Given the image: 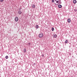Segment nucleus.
<instances>
[{"label": "nucleus", "instance_id": "obj_8", "mask_svg": "<svg viewBox=\"0 0 77 77\" xmlns=\"http://www.w3.org/2000/svg\"><path fill=\"white\" fill-rule=\"evenodd\" d=\"M55 1L57 3H59V0H55Z\"/></svg>", "mask_w": 77, "mask_h": 77}, {"label": "nucleus", "instance_id": "obj_11", "mask_svg": "<svg viewBox=\"0 0 77 77\" xmlns=\"http://www.w3.org/2000/svg\"><path fill=\"white\" fill-rule=\"evenodd\" d=\"M32 7L33 8H35V5L34 4L32 5Z\"/></svg>", "mask_w": 77, "mask_h": 77}, {"label": "nucleus", "instance_id": "obj_3", "mask_svg": "<svg viewBox=\"0 0 77 77\" xmlns=\"http://www.w3.org/2000/svg\"><path fill=\"white\" fill-rule=\"evenodd\" d=\"M15 21H18V17H16L15 18Z\"/></svg>", "mask_w": 77, "mask_h": 77}, {"label": "nucleus", "instance_id": "obj_4", "mask_svg": "<svg viewBox=\"0 0 77 77\" xmlns=\"http://www.w3.org/2000/svg\"><path fill=\"white\" fill-rule=\"evenodd\" d=\"M58 7L59 8H62V6L61 5H58Z\"/></svg>", "mask_w": 77, "mask_h": 77}, {"label": "nucleus", "instance_id": "obj_19", "mask_svg": "<svg viewBox=\"0 0 77 77\" xmlns=\"http://www.w3.org/2000/svg\"><path fill=\"white\" fill-rule=\"evenodd\" d=\"M4 0H0V2H3Z\"/></svg>", "mask_w": 77, "mask_h": 77}, {"label": "nucleus", "instance_id": "obj_22", "mask_svg": "<svg viewBox=\"0 0 77 77\" xmlns=\"http://www.w3.org/2000/svg\"><path fill=\"white\" fill-rule=\"evenodd\" d=\"M74 11H77V10H74Z\"/></svg>", "mask_w": 77, "mask_h": 77}, {"label": "nucleus", "instance_id": "obj_5", "mask_svg": "<svg viewBox=\"0 0 77 77\" xmlns=\"http://www.w3.org/2000/svg\"><path fill=\"white\" fill-rule=\"evenodd\" d=\"M68 22L69 23H71V19H68Z\"/></svg>", "mask_w": 77, "mask_h": 77}, {"label": "nucleus", "instance_id": "obj_12", "mask_svg": "<svg viewBox=\"0 0 77 77\" xmlns=\"http://www.w3.org/2000/svg\"><path fill=\"white\" fill-rule=\"evenodd\" d=\"M35 27L37 29H38L39 28V26L38 25H37L35 26Z\"/></svg>", "mask_w": 77, "mask_h": 77}, {"label": "nucleus", "instance_id": "obj_7", "mask_svg": "<svg viewBox=\"0 0 77 77\" xmlns=\"http://www.w3.org/2000/svg\"><path fill=\"white\" fill-rule=\"evenodd\" d=\"M53 36L54 38H56V37H57V35L56 34H54V35Z\"/></svg>", "mask_w": 77, "mask_h": 77}, {"label": "nucleus", "instance_id": "obj_20", "mask_svg": "<svg viewBox=\"0 0 77 77\" xmlns=\"http://www.w3.org/2000/svg\"><path fill=\"white\" fill-rule=\"evenodd\" d=\"M42 57H44V54H43L42 55Z\"/></svg>", "mask_w": 77, "mask_h": 77}, {"label": "nucleus", "instance_id": "obj_17", "mask_svg": "<svg viewBox=\"0 0 77 77\" xmlns=\"http://www.w3.org/2000/svg\"><path fill=\"white\" fill-rule=\"evenodd\" d=\"M52 3H54V0H52Z\"/></svg>", "mask_w": 77, "mask_h": 77}, {"label": "nucleus", "instance_id": "obj_15", "mask_svg": "<svg viewBox=\"0 0 77 77\" xmlns=\"http://www.w3.org/2000/svg\"><path fill=\"white\" fill-rule=\"evenodd\" d=\"M54 30V29L53 27L52 28V31H53Z\"/></svg>", "mask_w": 77, "mask_h": 77}, {"label": "nucleus", "instance_id": "obj_6", "mask_svg": "<svg viewBox=\"0 0 77 77\" xmlns=\"http://www.w3.org/2000/svg\"><path fill=\"white\" fill-rule=\"evenodd\" d=\"M73 3L74 4H75V3H77V1H76V0H74L73 1Z\"/></svg>", "mask_w": 77, "mask_h": 77}, {"label": "nucleus", "instance_id": "obj_16", "mask_svg": "<svg viewBox=\"0 0 77 77\" xmlns=\"http://www.w3.org/2000/svg\"><path fill=\"white\" fill-rule=\"evenodd\" d=\"M21 9H22L21 8H20L19 9V11H21Z\"/></svg>", "mask_w": 77, "mask_h": 77}, {"label": "nucleus", "instance_id": "obj_18", "mask_svg": "<svg viewBox=\"0 0 77 77\" xmlns=\"http://www.w3.org/2000/svg\"><path fill=\"white\" fill-rule=\"evenodd\" d=\"M28 45H30V43H28Z\"/></svg>", "mask_w": 77, "mask_h": 77}, {"label": "nucleus", "instance_id": "obj_2", "mask_svg": "<svg viewBox=\"0 0 77 77\" xmlns=\"http://www.w3.org/2000/svg\"><path fill=\"white\" fill-rule=\"evenodd\" d=\"M17 13L18 14H19V15H21V13H22V12L21 11L18 10Z\"/></svg>", "mask_w": 77, "mask_h": 77}, {"label": "nucleus", "instance_id": "obj_9", "mask_svg": "<svg viewBox=\"0 0 77 77\" xmlns=\"http://www.w3.org/2000/svg\"><path fill=\"white\" fill-rule=\"evenodd\" d=\"M23 51H24V53H26V48L24 49Z\"/></svg>", "mask_w": 77, "mask_h": 77}, {"label": "nucleus", "instance_id": "obj_21", "mask_svg": "<svg viewBox=\"0 0 77 77\" xmlns=\"http://www.w3.org/2000/svg\"><path fill=\"white\" fill-rule=\"evenodd\" d=\"M34 65H36V64L35 63H34Z\"/></svg>", "mask_w": 77, "mask_h": 77}, {"label": "nucleus", "instance_id": "obj_10", "mask_svg": "<svg viewBox=\"0 0 77 77\" xmlns=\"http://www.w3.org/2000/svg\"><path fill=\"white\" fill-rule=\"evenodd\" d=\"M68 41L67 40H66L65 41V43L66 44L67 43H68Z\"/></svg>", "mask_w": 77, "mask_h": 77}, {"label": "nucleus", "instance_id": "obj_13", "mask_svg": "<svg viewBox=\"0 0 77 77\" xmlns=\"http://www.w3.org/2000/svg\"><path fill=\"white\" fill-rule=\"evenodd\" d=\"M8 56H5V59H8Z\"/></svg>", "mask_w": 77, "mask_h": 77}, {"label": "nucleus", "instance_id": "obj_1", "mask_svg": "<svg viewBox=\"0 0 77 77\" xmlns=\"http://www.w3.org/2000/svg\"><path fill=\"white\" fill-rule=\"evenodd\" d=\"M44 36V34L42 33L40 34L39 35V37L40 38H42V36Z\"/></svg>", "mask_w": 77, "mask_h": 77}, {"label": "nucleus", "instance_id": "obj_14", "mask_svg": "<svg viewBox=\"0 0 77 77\" xmlns=\"http://www.w3.org/2000/svg\"><path fill=\"white\" fill-rule=\"evenodd\" d=\"M59 3H60V4H61L62 3L61 2V0H59Z\"/></svg>", "mask_w": 77, "mask_h": 77}]
</instances>
